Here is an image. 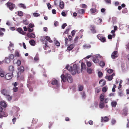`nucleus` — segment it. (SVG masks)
Instances as JSON below:
<instances>
[{
	"mask_svg": "<svg viewBox=\"0 0 129 129\" xmlns=\"http://www.w3.org/2000/svg\"><path fill=\"white\" fill-rule=\"evenodd\" d=\"M66 68L70 72H71L72 74L73 75H75L76 72L78 73H80L79 69L76 64L74 65L73 67L69 66H67Z\"/></svg>",
	"mask_w": 129,
	"mask_h": 129,
	"instance_id": "f257e3e1",
	"label": "nucleus"
},
{
	"mask_svg": "<svg viewBox=\"0 0 129 129\" xmlns=\"http://www.w3.org/2000/svg\"><path fill=\"white\" fill-rule=\"evenodd\" d=\"M6 5L11 11H12L15 7V4L9 2H7Z\"/></svg>",
	"mask_w": 129,
	"mask_h": 129,
	"instance_id": "f03ea898",
	"label": "nucleus"
},
{
	"mask_svg": "<svg viewBox=\"0 0 129 129\" xmlns=\"http://www.w3.org/2000/svg\"><path fill=\"white\" fill-rule=\"evenodd\" d=\"M66 76L67 77V79L68 81L70 83H71L73 81V79L72 77L70 74H66Z\"/></svg>",
	"mask_w": 129,
	"mask_h": 129,
	"instance_id": "7ed1b4c3",
	"label": "nucleus"
},
{
	"mask_svg": "<svg viewBox=\"0 0 129 129\" xmlns=\"http://www.w3.org/2000/svg\"><path fill=\"white\" fill-rule=\"evenodd\" d=\"M97 37L98 39L102 42H106L105 38L102 36L101 35L99 34L97 35Z\"/></svg>",
	"mask_w": 129,
	"mask_h": 129,
	"instance_id": "20e7f679",
	"label": "nucleus"
},
{
	"mask_svg": "<svg viewBox=\"0 0 129 129\" xmlns=\"http://www.w3.org/2000/svg\"><path fill=\"white\" fill-rule=\"evenodd\" d=\"M118 56V52L117 51H114L112 53L111 57L113 59H114L117 57Z\"/></svg>",
	"mask_w": 129,
	"mask_h": 129,
	"instance_id": "39448f33",
	"label": "nucleus"
},
{
	"mask_svg": "<svg viewBox=\"0 0 129 129\" xmlns=\"http://www.w3.org/2000/svg\"><path fill=\"white\" fill-rule=\"evenodd\" d=\"M12 77V74L11 73H8L6 74L5 78L7 80H9Z\"/></svg>",
	"mask_w": 129,
	"mask_h": 129,
	"instance_id": "423d86ee",
	"label": "nucleus"
},
{
	"mask_svg": "<svg viewBox=\"0 0 129 129\" xmlns=\"http://www.w3.org/2000/svg\"><path fill=\"white\" fill-rule=\"evenodd\" d=\"M128 109L126 108H124L122 111V115L123 116H126L128 114Z\"/></svg>",
	"mask_w": 129,
	"mask_h": 129,
	"instance_id": "0eeeda50",
	"label": "nucleus"
},
{
	"mask_svg": "<svg viewBox=\"0 0 129 129\" xmlns=\"http://www.w3.org/2000/svg\"><path fill=\"white\" fill-rule=\"evenodd\" d=\"M101 122H106L108 121L109 120V118L107 116H105L104 117H101Z\"/></svg>",
	"mask_w": 129,
	"mask_h": 129,
	"instance_id": "6e6552de",
	"label": "nucleus"
},
{
	"mask_svg": "<svg viewBox=\"0 0 129 129\" xmlns=\"http://www.w3.org/2000/svg\"><path fill=\"white\" fill-rule=\"evenodd\" d=\"M1 92L2 94L6 96L8 93L7 90L6 89H4L1 90Z\"/></svg>",
	"mask_w": 129,
	"mask_h": 129,
	"instance_id": "1a4fd4ad",
	"label": "nucleus"
},
{
	"mask_svg": "<svg viewBox=\"0 0 129 129\" xmlns=\"http://www.w3.org/2000/svg\"><path fill=\"white\" fill-rule=\"evenodd\" d=\"M115 74L113 73L110 76H106L105 77V78L106 79H108L109 81L112 80L113 79V77L115 75Z\"/></svg>",
	"mask_w": 129,
	"mask_h": 129,
	"instance_id": "9d476101",
	"label": "nucleus"
},
{
	"mask_svg": "<svg viewBox=\"0 0 129 129\" xmlns=\"http://www.w3.org/2000/svg\"><path fill=\"white\" fill-rule=\"evenodd\" d=\"M17 30L19 33L23 35H25L26 34V33L24 32L21 28H19L17 29Z\"/></svg>",
	"mask_w": 129,
	"mask_h": 129,
	"instance_id": "9b49d317",
	"label": "nucleus"
},
{
	"mask_svg": "<svg viewBox=\"0 0 129 129\" xmlns=\"http://www.w3.org/2000/svg\"><path fill=\"white\" fill-rule=\"evenodd\" d=\"M75 46V45L74 44H71L67 47V50L69 51L71 50Z\"/></svg>",
	"mask_w": 129,
	"mask_h": 129,
	"instance_id": "f8f14e48",
	"label": "nucleus"
},
{
	"mask_svg": "<svg viewBox=\"0 0 129 129\" xmlns=\"http://www.w3.org/2000/svg\"><path fill=\"white\" fill-rule=\"evenodd\" d=\"M27 36L29 38H35V35L34 34L31 33H29L27 34Z\"/></svg>",
	"mask_w": 129,
	"mask_h": 129,
	"instance_id": "ddd939ff",
	"label": "nucleus"
},
{
	"mask_svg": "<svg viewBox=\"0 0 129 129\" xmlns=\"http://www.w3.org/2000/svg\"><path fill=\"white\" fill-rule=\"evenodd\" d=\"M95 29V28L94 26L92 25L90 26V30L93 34L96 33V31Z\"/></svg>",
	"mask_w": 129,
	"mask_h": 129,
	"instance_id": "4468645a",
	"label": "nucleus"
},
{
	"mask_svg": "<svg viewBox=\"0 0 129 129\" xmlns=\"http://www.w3.org/2000/svg\"><path fill=\"white\" fill-rule=\"evenodd\" d=\"M9 71L12 73L14 70V67L13 66H10L8 68Z\"/></svg>",
	"mask_w": 129,
	"mask_h": 129,
	"instance_id": "2eb2a0df",
	"label": "nucleus"
},
{
	"mask_svg": "<svg viewBox=\"0 0 129 129\" xmlns=\"http://www.w3.org/2000/svg\"><path fill=\"white\" fill-rule=\"evenodd\" d=\"M78 13L81 14H83L85 13V10L84 9H79L78 11Z\"/></svg>",
	"mask_w": 129,
	"mask_h": 129,
	"instance_id": "dca6fc26",
	"label": "nucleus"
},
{
	"mask_svg": "<svg viewBox=\"0 0 129 129\" xmlns=\"http://www.w3.org/2000/svg\"><path fill=\"white\" fill-rule=\"evenodd\" d=\"M106 81H104L103 79H101V80L99 82V83L100 84H102V85H101V86H103L104 85L106 84Z\"/></svg>",
	"mask_w": 129,
	"mask_h": 129,
	"instance_id": "f3484780",
	"label": "nucleus"
},
{
	"mask_svg": "<svg viewBox=\"0 0 129 129\" xmlns=\"http://www.w3.org/2000/svg\"><path fill=\"white\" fill-rule=\"evenodd\" d=\"M0 104L4 108H6L7 107V104L5 102L1 101L0 102Z\"/></svg>",
	"mask_w": 129,
	"mask_h": 129,
	"instance_id": "a211bd4d",
	"label": "nucleus"
},
{
	"mask_svg": "<svg viewBox=\"0 0 129 129\" xmlns=\"http://www.w3.org/2000/svg\"><path fill=\"white\" fill-rule=\"evenodd\" d=\"M62 80L63 82H65L66 80L67 77L64 75H62L61 76Z\"/></svg>",
	"mask_w": 129,
	"mask_h": 129,
	"instance_id": "6ab92c4d",
	"label": "nucleus"
},
{
	"mask_svg": "<svg viewBox=\"0 0 129 129\" xmlns=\"http://www.w3.org/2000/svg\"><path fill=\"white\" fill-rule=\"evenodd\" d=\"M78 88L79 91H82L84 87L83 85H79L78 86Z\"/></svg>",
	"mask_w": 129,
	"mask_h": 129,
	"instance_id": "aec40b11",
	"label": "nucleus"
},
{
	"mask_svg": "<svg viewBox=\"0 0 129 129\" xmlns=\"http://www.w3.org/2000/svg\"><path fill=\"white\" fill-rule=\"evenodd\" d=\"M58 81L56 80H53L51 82V84L52 85H56L57 84Z\"/></svg>",
	"mask_w": 129,
	"mask_h": 129,
	"instance_id": "412c9836",
	"label": "nucleus"
},
{
	"mask_svg": "<svg viewBox=\"0 0 129 129\" xmlns=\"http://www.w3.org/2000/svg\"><path fill=\"white\" fill-rule=\"evenodd\" d=\"M111 104L112 107H115L117 104V103L116 101H113L111 102Z\"/></svg>",
	"mask_w": 129,
	"mask_h": 129,
	"instance_id": "4be33fe9",
	"label": "nucleus"
},
{
	"mask_svg": "<svg viewBox=\"0 0 129 129\" xmlns=\"http://www.w3.org/2000/svg\"><path fill=\"white\" fill-rule=\"evenodd\" d=\"M105 107V104L104 102H100L99 105V107L101 108H103Z\"/></svg>",
	"mask_w": 129,
	"mask_h": 129,
	"instance_id": "5701e85b",
	"label": "nucleus"
},
{
	"mask_svg": "<svg viewBox=\"0 0 129 129\" xmlns=\"http://www.w3.org/2000/svg\"><path fill=\"white\" fill-rule=\"evenodd\" d=\"M90 11L92 13H95L96 12L97 13L98 11L95 8H91L90 9Z\"/></svg>",
	"mask_w": 129,
	"mask_h": 129,
	"instance_id": "b1692460",
	"label": "nucleus"
},
{
	"mask_svg": "<svg viewBox=\"0 0 129 129\" xmlns=\"http://www.w3.org/2000/svg\"><path fill=\"white\" fill-rule=\"evenodd\" d=\"M59 7L61 9H63L64 7V4L63 2V1L59 2Z\"/></svg>",
	"mask_w": 129,
	"mask_h": 129,
	"instance_id": "393cba45",
	"label": "nucleus"
},
{
	"mask_svg": "<svg viewBox=\"0 0 129 129\" xmlns=\"http://www.w3.org/2000/svg\"><path fill=\"white\" fill-rule=\"evenodd\" d=\"M6 96V98L9 101L11 100L12 98V96H10L9 94Z\"/></svg>",
	"mask_w": 129,
	"mask_h": 129,
	"instance_id": "a878e982",
	"label": "nucleus"
},
{
	"mask_svg": "<svg viewBox=\"0 0 129 129\" xmlns=\"http://www.w3.org/2000/svg\"><path fill=\"white\" fill-rule=\"evenodd\" d=\"M29 43L32 46H34L35 45V41L34 40H31L29 41Z\"/></svg>",
	"mask_w": 129,
	"mask_h": 129,
	"instance_id": "bb28decb",
	"label": "nucleus"
},
{
	"mask_svg": "<svg viewBox=\"0 0 129 129\" xmlns=\"http://www.w3.org/2000/svg\"><path fill=\"white\" fill-rule=\"evenodd\" d=\"M46 39L50 43H52L53 42L51 40L50 37L46 36Z\"/></svg>",
	"mask_w": 129,
	"mask_h": 129,
	"instance_id": "cd10ccee",
	"label": "nucleus"
},
{
	"mask_svg": "<svg viewBox=\"0 0 129 129\" xmlns=\"http://www.w3.org/2000/svg\"><path fill=\"white\" fill-rule=\"evenodd\" d=\"M2 31H5V29L3 28H1L0 29V35L1 36H3L4 35V33L2 32Z\"/></svg>",
	"mask_w": 129,
	"mask_h": 129,
	"instance_id": "c85d7f7f",
	"label": "nucleus"
},
{
	"mask_svg": "<svg viewBox=\"0 0 129 129\" xmlns=\"http://www.w3.org/2000/svg\"><path fill=\"white\" fill-rule=\"evenodd\" d=\"M5 60L6 62L7 63H9L11 61V60L8 57H6L5 58Z\"/></svg>",
	"mask_w": 129,
	"mask_h": 129,
	"instance_id": "c756f323",
	"label": "nucleus"
},
{
	"mask_svg": "<svg viewBox=\"0 0 129 129\" xmlns=\"http://www.w3.org/2000/svg\"><path fill=\"white\" fill-rule=\"evenodd\" d=\"M18 70L20 71L21 72H22L24 71V67L22 66H21L18 69Z\"/></svg>",
	"mask_w": 129,
	"mask_h": 129,
	"instance_id": "7c9ffc66",
	"label": "nucleus"
},
{
	"mask_svg": "<svg viewBox=\"0 0 129 129\" xmlns=\"http://www.w3.org/2000/svg\"><path fill=\"white\" fill-rule=\"evenodd\" d=\"M105 65V63L104 61H101L100 63V65L101 67H104Z\"/></svg>",
	"mask_w": 129,
	"mask_h": 129,
	"instance_id": "2f4dec72",
	"label": "nucleus"
},
{
	"mask_svg": "<svg viewBox=\"0 0 129 129\" xmlns=\"http://www.w3.org/2000/svg\"><path fill=\"white\" fill-rule=\"evenodd\" d=\"M100 101L102 102H103L104 100V95L101 94L100 96Z\"/></svg>",
	"mask_w": 129,
	"mask_h": 129,
	"instance_id": "473e14b6",
	"label": "nucleus"
},
{
	"mask_svg": "<svg viewBox=\"0 0 129 129\" xmlns=\"http://www.w3.org/2000/svg\"><path fill=\"white\" fill-rule=\"evenodd\" d=\"M98 76L100 78L102 77L103 75V74L100 71H99L98 72Z\"/></svg>",
	"mask_w": 129,
	"mask_h": 129,
	"instance_id": "72a5a7b5",
	"label": "nucleus"
},
{
	"mask_svg": "<svg viewBox=\"0 0 129 129\" xmlns=\"http://www.w3.org/2000/svg\"><path fill=\"white\" fill-rule=\"evenodd\" d=\"M108 88L107 87H104L102 88V91L104 92H105L107 90Z\"/></svg>",
	"mask_w": 129,
	"mask_h": 129,
	"instance_id": "f704fd0d",
	"label": "nucleus"
},
{
	"mask_svg": "<svg viewBox=\"0 0 129 129\" xmlns=\"http://www.w3.org/2000/svg\"><path fill=\"white\" fill-rule=\"evenodd\" d=\"M81 94L82 95L83 98H85L86 97V95L84 92L83 91L81 92Z\"/></svg>",
	"mask_w": 129,
	"mask_h": 129,
	"instance_id": "c9c22d12",
	"label": "nucleus"
},
{
	"mask_svg": "<svg viewBox=\"0 0 129 129\" xmlns=\"http://www.w3.org/2000/svg\"><path fill=\"white\" fill-rule=\"evenodd\" d=\"M80 6L81 8H86L87 7V5L84 4H82L80 5Z\"/></svg>",
	"mask_w": 129,
	"mask_h": 129,
	"instance_id": "e433bc0d",
	"label": "nucleus"
},
{
	"mask_svg": "<svg viewBox=\"0 0 129 129\" xmlns=\"http://www.w3.org/2000/svg\"><path fill=\"white\" fill-rule=\"evenodd\" d=\"M81 70H83V69L85 68L86 65L83 62L81 64Z\"/></svg>",
	"mask_w": 129,
	"mask_h": 129,
	"instance_id": "4c0bfd02",
	"label": "nucleus"
},
{
	"mask_svg": "<svg viewBox=\"0 0 129 129\" xmlns=\"http://www.w3.org/2000/svg\"><path fill=\"white\" fill-rule=\"evenodd\" d=\"M14 55L13 54H11L10 55L8 58H10V59L11 60L13 59L14 58Z\"/></svg>",
	"mask_w": 129,
	"mask_h": 129,
	"instance_id": "58836bf2",
	"label": "nucleus"
},
{
	"mask_svg": "<svg viewBox=\"0 0 129 129\" xmlns=\"http://www.w3.org/2000/svg\"><path fill=\"white\" fill-rule=\"evenodd\" d=\"M18 15L20 16H23V12L21 11H18Z\"/></svg>",
	"mask_w": 129,
	"mask_h": 129,
	"instance_id": "ea45409f",
	"label": "nucleus"
},
{
	"mask_svg": "<svg viewBox=\"0 0 129 129\" xmlns=\"http://www.w3.org/2000/svg\"><path fill=\"white\" fill-rule=\"evenodd\" d=\"M92 70L88 68L87 69V73L89 74H91L92 73Z\"/></svg>",
	"mask_w": 129,
	"mask_h": 129,
	"instance_id": "a19ab883",
	"label": "nucleus"
},
{
	"mask_svg": "<svg viewBox=\"0 0 129 129\" xmlns=\"http://www.w3.org/2000/svg\"><path fill=\"white\" fill-rule=\"evenodd\" d=\"M33 15L34 17H37L40 16V15L39 13H33Z\"/></svg>",
	"mask_w": 129,
	"mask_h": 129,
	"instance_id": "79ce46f5",
	"label": "nucleus"
},
{
	"mask_svg": "<svg viewBox=\"0 0 129 129\" xmlns=\"http://www.w3.org/2000/svg\"><path fill=\"white\" fill-rule=\"evenodd\" d=\"M70 29L68 28L63 33V35H64L66 34H68L70 30Z\"/></svg>",
	"mask_w": 129,
	"mask_h": 129,
	"instance_id": "37998d69",
	"label": "nucleus"
},
{
	"mask_svg": "<svg viewBox=\"0 0 129 129\" xmlns=\"http://www.w3.org/2000/svg\"><path fill=\"white\" fill-rule=\"evenodd\" d=\"M19 6L23 8L24 9H25L26 8V7L24 5L22 4H19Z\"/></svg>",
	"mask_w": 129,
	"mask_h": 129,
	"instance_id": "c03bdc74",
	"label": "nucleus"
},
{
	"mask_svg": "<svg viewBox=\"0 0 129 129\" xmlns=\"http://www.w3.org/2000/svg\"><path fill=\"white\" fill-rule=\"evenodd\" d=\"M83 47H84V48L85 49H87L90 47H91V46L90 45H84L83 46Z\"/></svg>",
	"mask_w": 129,
	"mask_h": 129,
	"instance_id": "a18cd8bd",
	"label": "nucleus"
},
{
	"mask_svg": "<svg viewBox=\"0 0 129 129\" xmlns=\"http://www.w3.org/2000/svg\"><path fill=\"white\" fill-rule=\"evenodd\" d=\"M93 61L94 63H96L98 62L99 60L98 58H94Z\"/></svg>",
	"mask_w": 129,
	"mask_h": 129,
	"instance_id": "49530a36",
	"label": "nucleus"
},
{
	"mask_svg": "<svg viewBox=\"0 0 129 129\" xmlns=\"http://www.w3.org/2000/svg\"><path fill=\"white\" fill-rule=\"evenodd\" d=\"M87 65L89 67H90L92 65L91 62L90 61H87Z\"/></svg>",
	"mask_w": 129,
	"mask_h": 129,
	"instance_id": "de8ad7c7",
	"label": "nucleus"
},
{
	"mask_svg": "<svg viewBox=\"0 0 129 129\" xmlns=\"http://www.w3.org/2000/svg\"><path fill=\"white\" fill-rule=\"evenodd\" d=\"M17 118L15 117H13V118L12 119V122L14 124L15 123V122L16 121Z\"/></svg>",
	"mask_w": 129,
	"mask_h": 129,
	"instance_id": "09e8293b",
	"label": "nucleus"
},
{
	"mask_svg": "<svg viewBox=\"0 0 129 129\" xmlns=\"http://www.w3.org/2000/svg\"><path fill=\"white\" fill-rule=\"evenodd\" d=\"M39 59V58L38 55H36L34 58V60L36 61H37Z\"/></svg>",
	"mask_w": 129,
	"mask_h": 129,
	"instance_id": "8fccbe9b",
	"label": "nucleus"
},
{
	"mask_svg": "<svg viewBox=\"0 0 129 129\" xmlns=\"http://www.w3.org/2000/svg\"><path fill=\"white\" fill-rule=\"evenodd\" d=\"M15 56L17 57H19V52L17 51H16L15 54Z\"/></svg>",
	"mask_w": 129,
	"mask_h": 129,
	"instance_id": "3c124183",
	"label": "nucleus"
},
{
	"mask_svg": "<svg viewBox=\"0 0 129 129\" xmlns=\"http://www.w3.org/2000/svg\"><path fill=\"white\" fill-rule=\"evenodd\" d=\"M118 94L119 96H121L123 95V92L122 91L118 92Z\"/></svg>",
	"mask_w": 129,
	"mask_h": 129,
	"instance_id": "603ef678",
	"label": "nucleus"
},
{
	"mask_svg": "<svg viewBox=\"0 0 129 129\" xmlns=\"http://www.w3.org/2000/svg\"><path fill=\"white\" fill-rule=\"evenodd\" d=\"M3 117H6L7 116V114L5 112H3L2 113Z\"/></svg>",
	"mask_w": 129,
	"mask_h": 129,
	"instance_id": "864d4df0",
	"label": "nucleus"
},
{
	"mask_svg": "<svg viewBox=\"0 0 129 129\" xmlns=\"http://www.w3.org/2000/svg\"><path fill=\"white\" fill-rule=\"evenodd\" d=\"M53 124V122H49V128H50L51 126Z\"/></svg>",
	"mask_w": 129,
	"mask_h": 129,
	"instance_id": "5fc2aeb1",
	"label": "nucleus"
},
{
	"mask_svg": "<svg viewBox=\"0 0 129 129\" xmlns=\"http://www.w3.org/2000/svg\"><path fill=\"white\" fill-rule=\"evenodd\" d=\"M46 38V36H44L43 37H41V40L42 42H44V40H45V39Z\"/></svg>",
	"mask_w": 129,
	"mask_h": 129,
	"instance_id": "6e6d98bb",
	"label": "nucleus"
},
{
	"mask_svg": "<svg viewBox=\"0 0 129 129\" xmlns=\"http://www.w3.org/2000/svg\"><path fill=\"white\" fill-rule=\"evenodd\" d=\"M105 1L107 3L110 4H111V0H105Z\"/></svg>",
	"mask_w": 129,
	"mask_h": 129,
	"instance_id": "4d7b16f0",
	"label": "nucleus"
},
{
	"mask_svg": "<svg viewBox=\"0 0 129 129\" xmlns=\"http://www.w3.org/2000/svg\"><path fill=\"white\" fill-rule=\"evenodd\" d=\"M67 26V24L66 23H64L61 26V28L63 29H64L65 27Z\"/></svg>",
	"mask_w": 129,
	"mask_h": 129,
	"instance_id": "13d9d810",
	"label": "nucleus"
},
{
	"mask_svg": "<svg viewBox=\"0 0 129 129\" xmlns=\"http://www.w3.org/2000/svg\"><path fill=\"white\" fill-rule=\"evenodd\" d=\"M76 31L75 30H74L72 31L71 33V34L72 35V36L73 37L75 35Z\"/></svg>",
	"mask_w": 129,
	"mask_h": 129,
	"instance_id": "bf43d9fd",
	"label": "nucleus"
},
{
	"mask_svg": "<svg viewBox=\"0 0 129 129\" xmlns=\"http://www.w3.org/2000/svg\"><path fill=\"white\" fill-rule=\"evenodd\" d=\"M113 70L111 69H110L107 70L108 73L110 74L112 73L113 72Z\"/></svg>",
	"mask_w": 129,
	"mask_h": 129,
	"instance_id": "052dcab7",
	"label": "nucleus"
},
{
	"mask_svg": "<svg viewBox=\"0 0 129 129\" xmlns=\"http://www.w3.org/2000/svg\"><path fill=\"white\" fill-rule=\"evenodd\" d=\"M55 45L58 46H59L60 45V43L58 41H56L55 42Z\"/></svg>",
	"mask_w": 129,
	"mask_h": 129,
	"instance_id": "680f3d73",
	"label": "nucleus"
},
{
	"mask_svg": "<svg viewBox=\"0 0 129 129\" xmlns=\"http://www.w3.org/2000/svg\"><path fill=\"white\" fill-rule=\"evenodd\" d=\"M59 2L57 0H56L54 1V4L55 5H57L59 4Z\"/></svg>",
	"mask_w": 129,
	"mask_h": 129,
	"instance_id": "e2e57ef3",
	"label": "nucleus"
},
{
	"mask_svg": "<svg viewBox=\"0 0 129 129\" xmlns=\"http://www.w3.org/2000/svg\"><path fill=\"white\" fill-rule=\"evenodd\" d=\"M116 122V120L114 119H112L111 121V123L112 125H114Z\"/></svg>",
	"mask_w": 129,
	"mask_h": 129,
	"instance_id": "0e129e2a",
	"label": "nucleus"
},
{
	"mask_svg": "<svg viewBox=\"0 0 129 129\" xmlns=\"http://www.w3.org/2000/svg\"><path fill=\"white\" fill-rule=\"evenodd\" d=\"M17 64L18 66H20L21 64L20 60H18L17 61Z\"/></svg>",
	"mask_w": 129,
	"mask_h": 129,
	"instance_id": "69168bd1",
	"label": "nucleus"
},
{
	"mask_svg": "<svg viewBox=\"0 0 129 129\" xmlns=\"http://www.w3.org/2000/svg\"><path fill=\"white\" fill-rule=\"evenodd\" d=\"M68 38L66 37V38H65V44L66 45H68Z\"/></svg>",
	"mask_w": 129,
	"mask_h": 129,
	"instance_id": "338daca9",
	"label": "nucleus"
},
{
	"mask_svg": "<svg viewBox=\"0 0 129 129\" xmlns=\"http://www.w3.org/2000/svg\"><path fill=\"white\" fill-rule=\"evenodd\" d=\"M108 37L109 39H111L112 38V36L111 35H109L108 36Z\"/></svg>",
	"mask_w": 129,
	"mask_h": 129,
	"instance_id": "774afa93",
	"label": "nucleus"
}]
</instances>
